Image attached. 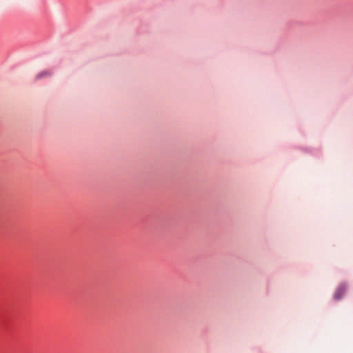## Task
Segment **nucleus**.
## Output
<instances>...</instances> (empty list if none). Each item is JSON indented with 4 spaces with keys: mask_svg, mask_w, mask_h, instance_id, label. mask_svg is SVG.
<instances>
[{
    "mask_svg": "<svg viewBox=\"0 0 353 353\" xmlns=\"http://www.w3.org/2000/svg\"><path fill=\"white\" fill-rule=\"evenodd\" d=\"M51 74H52V73L50 72H49V71H43V72H40L37 76V79H40L43 78V77H49Z\"/></svg>",
    "mask_w": 353,
    "mask_h": 353,
    "instance_id": "f03ea898",
    "label": "nucleus"
},
{
    "mask_svg": "<svg viewBox=\"0 0 353 353\" xmlns=\"http://www.w3.org/2000/svg\"><path fill=\"white\" fill-rule=\"evenodd\" d=\"M346 288L345 285H339L334 293V299L339 300L342 298L345 293Z\"/></svg>",
    "mask_w": 353,
    "mask_h": 353,
    "instance_id": "f257e3e1",
    "label": "nucleus"
}]
</instances>
